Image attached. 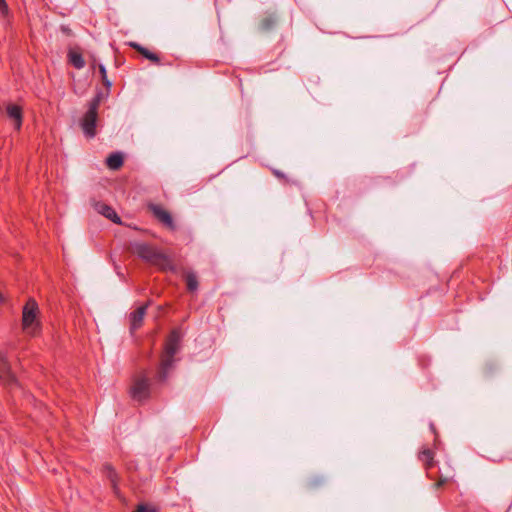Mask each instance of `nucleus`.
I'll use <instances>...</instances> for the list:
<instances>
[{
  "label": "nucleus",
  "instance_id": "obj_1",
  "mask_svg": "<svg viewBox=\"0 0 512 512\" xmlns=\"http://www.w3.org/2000/svg\"><path fill=\"white\" fill-rule=\"evenodd\" d=\"M180 342L181 333L179 330L175 329L170 333L161 356L160 366L156 375L159 382H163L167 379L169 371L175 361L174 356L180 349Z\"/></svg>",
  "mask_w": 512,
  "mask_h": 512
},
{
  "label": "nucleus",
  "instance_id": "obj_2",
  "mask_svg": "<svg viewBox=\"0 0 512 512\" xmlns=\"http://www.w3.org/2000/svg\"><path fill=\"white\" fill-rule=\"evenodd\" d=\"M133 253L145 260L146 262L157 266L161 270H167L171 268L170 259L159 250L144 243H135L132 246Z\"/></svg>",
  "mask_w": 512,
  "mask_h": 512
},
{
  "label": "nucleus",
  "instance_id": "obj_3",
  "mask_svg": "<svg viewBox=\"0 0 512 512\" xmlns=\"http://www.w3.org/2000/svg\"><path fill=\"white\" fill-rule=\"evenodd\" d=\"M22 326L25 333L36 336L40 330L38 320V305L35 300L30 299L23 307Z\"/></svg>",
  "mask_w": 512,
  "mask_h": 512
},
{
  "label": "nucleus",
  "instance_id": "obj_4",
  "mask_svg": "<svg viewBox=\"0 0 512 512\" xmlns=\"http://www.w3.org/2000/svg\"><path fill=\"white\" fill-rule=\"evenodd\" d=\"M99 106V99L94 98L90 104L87 112L85 113L81 127L86 137L93 138L96 135V122H97V110Z\"/></svg>",
  "mask_w": 512,
  "mask_h": 512
},
{
  "label": "nucleus",
  "instance_id": "obj_5",
  "mask_svg": "<svg viewBox=\"0 0 512 512\" xmlns=\"http://www.w3.org/2000/svg\"><path fill=\"white\" fill-rule=\"evenodd\" d=\"M133 400L142 402L150 396V379L146 374H140L133 380L130 388Z\"/></svg>",
  "mask_w": 512,
  "mask_h": 512
},
{
  "label": "nucleus",
  "instance_id": "obj_6",
  "mask_svg": "<svg viewBox=\"0 0 512 512\" xmlns=\"http://www.w3.org/2000/svg\"><path fill=\"white\" fill-rule=\"evenodd\" d=\"M7 117L13 122L16 130H20L23 120L22 108L16 104L8 103L6 106Z\"/></svg>",
  "mask_w": 512,
  "mask_h": 512
},
{
  "label": "nucleus",
  "instance_id": "obj_7",
  "mask_svg": "<svg viewBox=\"0 0 512 512\" xmlns=\"http://www.w3.org/2000/svg\"><path fill=\"white\" fill-rule=\"evenodd\" d=\"M147 304L139 306L129 315L130 321V330L134 332L137 330L143 323L144 316L146 314Z\"/></svg>",
  "mask_w": 512,
  "mask_h": 512
},
{
  "label": "nucleus",
  "instance_id": "obj_8",
  "mask_svg": "<svg viewBox=\"0 0 512 512\" xmlns=\"http://www.w3.org/2000/svg\"><path fill=\"white\" fill-rule=\"evenodd\" d=\"M0 379L7 384H13L16 379L11 372L6 356L0 351Z\"/></svg>",
  "mask_w": 512,
  "mask_h": 512
},
{
  "label": "nucleus",
  "instance_id": "obj_9",
  "mask_svg": "<svg viewBox=\"0 0 512 512\" xmlns=\"http://www.w3.org/2000/svg\"><path fill=\"white\" fill-rule=\"evenodd\" d=\"M151 211L153 212L154 216L161 221L164 225H166L170 229H175V225L173 223V219L168 211L163 209L159 205H151L150 206Z\"/></svg>",
  "mask_w": 512,
  "mask_h": 512
},
{
  "label": "nucleus",
  "instance_id": "obj_10",
  "mask_svg": "<svg viewBox=\"0 0 512 512\" xmlns=\"http://www.w3.org/2000/svg\"><path fill=\"white\" fill-rule=\"evenodd\" d=\"M95 208L99 214L103 215L104 217L113 221L114 223L118 224L121 222L120 217L117 215L116 211L107 204L97 203Z\"/></svg>",
  "mask_w": 512,
  "mask_h": 512
},
{
  "label": "nucleus",
  "instance_id": "obj_11",
  "mask_svg": "<svg viewBox=\"0 0 512 512\" xmlns=\"http://www.w3.org/2000/svg\"><path fill=\"white\" fill-rule=\"evenodd\" d=\"M106 164L112 170L119 169L123 165L122 154L119 152L110 154L106 159Z\"/></svg>",
  "mask_w": 512,
  "mask_h": 512
},
{
  "label": "nucleus",
  "instance_id": "obj_12",
  "mask_svg": "<svg viewBox=\"0 0 512 512\" xmlns=\"http://www.w3.org/2000/svg\"><path fill=\"white\" fill-rule=\"evenodd\" d=\"M69 61L77 69H82L85 66V61L82 55L75 51L69 52Z\"/></svg>",
  "mask_w": 512,
  "mask_h": 512
},
{
  "label": "nucleus",
  "instance_id": "obj_13",
  "mask_svg": "<svg viewBox=\"0 0 512 512\" xmlns=\"http://www.w3.org/2000/svg\"><path fill=\"white\" fill-rule=\"evenodd\" d=\"M131 46L133 48L137 49L145 58H147L155 63L159 62V57L155 53L150 52L148 49L141 47L140 45H138L136 43H131Z\"/></svg>",
  "mask_w": 512,
  "mask_h": 512
},
{
  "label": "nucleus",
  "instance_id": "obj_14",
  "mask_svg": "<svg viewBox=\"0 0 512 512\" xmlns=\"http://www.w3.org/2000/svg\"><path fill=\"white\" fill-rule=\"evenodd\" d=\"M187 289L191 292H194L198 288V280L196 274L193 272H188L185 276Z\"/></svg>",
  "mask_w": 512,
  "mask_h": 512
},
{
  "label": "nucleus",
  "instance_id": "obj_15",
  "mask_svg": "<svg viewBox=\"0 0 512 512\" xmlns=\"http://www.w3.org/2000/svg\"><path fill=\"white\" fill-rule=\"evenodd\" d=\"M104 473H105L106 477L110 480L113 488L116 490L118 479H117V473L115 472L114 468L107 464L104 466Z\"/></svg>",
  "mask_w": 512,
  "mask_h": 512
},
{
  "label": "nucleus",
  "instance_id": "obj_16",
  "mask_svg": "<svg viewBox=\"0 0 512 512\" xmlns=\"http://www.w3.org/2000/svg\"><path fill=\"white\" fill-rule=\"evenodd\" d=\"M419 459L427 465V467L432 466L433 463V452L430 449H423L419 453Z\"/></svg>",
  "mask_w": 512,
  "mask_h": 512
},
{
  "label": "nucleus",
  "instance_id": "obj_17",
  "mask_svg": "<svg viewBox=\"0 0 512 512\" xmlns=\"http://www.w3.org/2000/svg\"><path fill=\"white\" fill-rule=\"evenodd\" d=\"M277 19L275 16H269L267 18H265L263 21H262V28L265 29V30H268L270 29L271 27L274 26V24L276 23Z\"/></svg>",
  "mask_w": 512,
  "mask_h": 512
},
{
  "label": "nucleus",
  "instance_id": "obj_18",
  "mask_svg": "<svg viewBox=\"0 0 512 512\" xmlns=\"http://www.w3.org/2000/svg\"><path fill=\"white\" fill-rule=\"evenodd\" d=\"M99 72L101 74L102 81L106 87L111 86V82L107 79V71L103 64H99Z\"/></svg>",
  "mask_w": 512,
  "mask_h": 512
},
{
  "label": "nucleus",
  "instance_id": "obj_19",
  "mask_svg": "<svg viewBox=\"0 0 512 512\" xmlns=\"http://www.w3.org/2000/svg\"><path fill=\"white\" fill-rule=\"evenodd\" d=\"M133 512H156V509L154 506L141 504Z\"/></svg>",
  "mask_w": 512,
  "mask_h": 512
},
{
  "label": "nucleus",
  "instance_id": "obj_20",
  "mask_svg": "<svg viewBox=\"0 0 512 512\" xmlns=\"http://www.w3.org/2000/svg\"><path fill=\"white\" fill-rule=\"evenodd\" d=\"M0 14L3 17H7L9 14V7L5 0H0Z\"/></svg>",
  "mask_w": 512,
  "mask_h": 512
},
{
  "label": "nucleus",
  "instance_id": "obj_21",
  "mask_svg": "<svg viewBox=\"0 0 512 512\" xmlns=\"http://www.w3.org/2000/svg\"><path fill=\"white\" fill-rule=\"evenodd\" d=\"M275 175H277L278 177L282 176L281 173L278 171H275Z\"/></svg>",
  "mask_w": 512,
  "mask_h": 512
},
{
  "label": "nucleus",
  "instance_id": "obj_22",
  "mask_svg": "<svg viewBox=\"0 0 512 512\" xmlns=\"http://www.w3.org/2000/svg\"><path fill=\"white\" fill-rule=\"evenodd\" d=\"M3 301V295L2 293L0 292V302Z\"/></svg>",
  "mask_w": 512,
  "mask_h": 512
}]
</instances>
